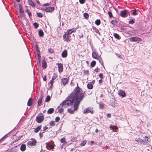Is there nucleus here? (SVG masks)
<instances>
[{
  "label": "nucleus",
  "instance_id": "1",
  "mask_svg": "<svg viewBox=\"0 0 152 152\" xmlns=\"http://www.w3.org/2000/svg\"><path fill=\"white\" fill-rule=\"evenodd\" d=\"M85 92L77 86L72 93L62 102L58 108L60 107L63 108H66L74 104L75 102L78 100L82 101Z\"/></svg>",
  "mask_w": 152,
  "mask_h": 152
},
{
  "label": "nucleus",
  "instance_id": "2",
  "mask_svg": "<svg viewBox=\"0 0 152 152\" xmlns=\"http://www.w3.org/2000/svg\"><path fill=\"white\" fill-rule=\"evenodd\" d=\"M81 101H78V100L77 102H75L73 105V109H72V107L68 108L67 110L68 112L71 114H73L75 111H76L77 110L79 104Z\"/></svg>",
  "mask_w": 152,
  "mask_h": 152
},
{
  "label": "nucleus",
  "instance_id": "3",
  "mask_svg": "<svg viewBox=\"0 0 152 152\" xmlns=\"http://www.w3.org/2000/svg\"><path fill=\"white\" fill-rule=\"evenodd\" d=\"M94 112V110L93 107H89L84 109L83 112L84 113H91L93 114Z\"/></svg>",
  "mask_w": 152,
  "mask_h": 152
},
{
  "label": "nucleus",
  "instance_id": "4",
  "mask_svg": "<svg viewBox=\"0 0 152 152\" xmlns=\"http://www.w3.org/2000/svg\"><path fill=\"white\" fill-rule=\"evenodd\" d=\"M31 140L27 142L28 145L30 146H34L37 143V141L34 139H31Z\"/></svg>",
  "mask_w": 152,
  "mask_h": 152
},
{
  "label": "nucleus",
  "instance_id": "5",
  "mask_svg": "<svg viewBox=\"0 0 152 152\" xmlns=\"http://www.w3.org/2000/svg\"><path fill=\"white\" fill-rule=\"evenodd\" d=\"M129 39L131 42H141L142 39L138 37H133L129 38Z\"/></svg>",
  "mask_w": 152,
  "mask_h": 152
},
{
  "label": "nucleus",
  "instance_id": "6",
  "mask_svg": "<svg viewBox=\"0 0 152 152\" xmlns=\"http://www.w3.org/2000/svg\"><path fill=\"white\" fill-rule=\"evenodd\" d=\"M44 119V116L43 115L37 116L36 118V121L38 123H41L43 121Z\"/></svg>",
  "mask_w": 152,
  "mask_h": 152
},
{
  "label": "nucleus",
  "instance_id": "7",
  "mask_svg": "<svg viewBox=\"0 0 152 152\" xmlns=\"http://www.w3.org/2000/svg\"><path fill=\"white\" fill-rule=\"evenodd\" d=\"M149 140V138L147 136L143 137L142 140V144H146Z\"/></svg>",
  "mask_w": 152,
  "mask_h": 152
},
{
  "label": "nucleus",
  "instance_id": "8",
  "mask_svg": "<svg viewBox=\"0 0 152 152\" xmlns=\"http://www.w3.org/2000/svg\"><path fill=\"white\" fill-rule=\"evenodd\" d=\"M127 12L126 10H123L121 12L120 15L123 18H125L127 16Z\"/></svg>",
  "mask_w": 152,
  "mask_h": 152
},
{
  "label": "nucleus",
  "instance_id": "9",
  "mask_svg": "<svg viewBox=\"0 0 152 152\" xmlns=\"http://www.w3.org/2000/svg\"><path fill=\"white\" fill-rule=\"evenodd\" d=\"M58 65V72H61L63 70V64L61 63H58L57 64Z\"/></svg>",
  "mask_w": 152,
  "mask_h": 152
},
{
  "label": "nucleus",
  "instance_id": "10",
  "mask_svg": "<svg viewBox=\"0 0 152 152\" xmlns=\"http://www.w3.org/2000/svg\"><path fill=\"white\" fill-rule=\"evenodd\" d=\"M68 81V79L67 78H64L61 79V83L64 85H65Z\"/></svg>",
  "mask_w": 152,
  "mask_h": 152
},
{
  "label": "nucleus",
  "instance_id": "11",
  "mask_svg": "<svg viewBox=\"0 0 152 152\" xmlns=\"http://www.w3.org/2000/svg\"><path fill=\"white\" fill-rule=\"evenodd\" d=\"M128 34H130L131 35H134L136 33V31L134 29L132 30L131 31H129L127 32Z\"/></svg>",
  "mask_w": 152,
  "mask_h": 152
},
{
  "label": "nucleus",
  "instance_id": "12",
  "mask_svg": "<svg viewBox=\"0 0 152 152\" xmlns=\"http://www.w3.org/2000/svg\"><path fill=\"white\" fill-rule=\"evenodd\" d=\"M96 59H97L99 62L101 64V65L103 66V63L102 60V59L100 56H97L96 54Z\"/></svg>",
  "mask_w": 152,
  "mask_h": 152
},
{
  "label": "nucleus",
  "instance_id": "13",
  "mask_svg": "<svg viewBox=\"0 0 152 152\" xmlns=\"http://www.w3.org/2000/svg\"><path fill=\"white\" fill-rule=\"evenodd\" d=\"M94 80L92 82H91L89 83H88L87 85V88L89 89H91L93 87V85L94 83Z\"/></svg>",
  "mask_w": 152,
  "mask_h": 152
},
{
  "label": "nucleus",
  "instance_id": "14",
  "mask_svg": "<svg viewBox=\"0 0 152 152\" xmlns=\"http://www.w3.org/2000/svg\"><path fill=\"white\" fill-rule=\"evenodd\" d=\"M118 94L122 96L123 97H125L126 95V94L124 91L121 90H120L118 91Z\"/></svg>",
  "mask_w": 152,
  "mask_h": 152
},
{
  "label": "nucleus",
  "instance_id": "15",
  "mask_svg": "<svg viewBox=\"0 0 152 152\" xmlns=\"http://www.w3.org/2000/svg\"><path fill=\"white\" fill-rule=\"evenodd\" d=\"M110 128L113 130V131L115 132H117L118 129V128L115 126L111 125Z\"/></svg>",
  "mask_w": 152,
  "mask_h": 152
},
{
  "label": "nucleus",
  "instance_id": "16",
  "mask_svg": "<svg viewBox=\"0 0 152 152\" xmlns=\"http://www.w3.org/2000/svg\"><path fill=\"white\" fill-rule=\"evenodd\" d=\"M67 51L66 50H65L62 52L61 54V56L65 58L67 57Z\"/></svg>",
  "mask_w": 152,
  "mask_h": 152
},
{
  "label": "nucleus",
  "instance_id": "17",
  "mask_svg": "<svg viewBox=\"0 0 152 152\" xmlns=\"http://www.w3.org/2000/svg\"><path fill=\"white\" fill-rule=\"evenodd\" d=\"M42 67L43 69H45L47 67V63L46 61L44 60H42Z\"/></svg>",
  "mask_w": 152,
  "mask_h": 152
},
{
  "label": "nucleus",
  "instance_id": "18",
  "mask_svg": "<svg viewBox=\"0 0 152 152\" xmlns=\"http://www.w3.org/2000/svg\"><path fill=\"white\" fill-rule=\"evenodd\" d=\"M54 9V7H47L46 12H50L53 11Z\"/></svg>",
  "mask_w": 152,
  "mask_h": 152
},
{
  "label": "nucleus",
  "instance_id": "19",
  "mask_svg": "<svg viewBox=\"0 0 152 152\" xmlns=\"http://www.w3.org/2000/svg\"><path fill=\"white\" fill-rule=\"evenodd\" d=\"M74 30L75 29L74 28L70 29L68 30L66 33H67L68 34V35H69L70 34H71L72 33L74 32Z\"/></svg>",
  "mask_w": 152,
  "mask_h": 152
},
{
  "label": "nucleus",
  "instance_id": "20",
  "mask_svg": "<svg viewBox=\"0 0 152 152\" xmlns=\"http://www.w3.org/2000/svg\"><path fill=\"white\" fill-rule=\"evenodd\" d=\"M26 149V145L24 144H23L21 145L20 147V150L22 151H24Z\"/></svg>",
  "mask_w": 152,
  "mask_h": 152
},
{
  "label": "nucleus",
  "instance_id": "21",
  "mask_svg": "<svg viewBox=\"0 0 152 152\" xmlns=\"http://www.w3.org/2000/svg\"><path fill=\"white\" fill-rule=\"evenodd\" d=\"M55 146V145H51L50 144H48L47 145H46V148L47 149H49L48 148H50V149H52Z\"/></svg>",
  "mask_w": 152,
  "mask_h": 152
},
{
  "label": "nucleus",
  "instance_id": "22",
  "mask_svg": "<svg viewBox=\"0 0 152 152\" xmlns=\"http://www.w3.org/2000/svg\"><path fill=\"white\" fill-rule=\"evenodd\" d=\"M69 36V35H68V34L67 33H66L64 34L63 35V39L64 40H66L68 38Z\"/></svg>",
  "mask_w": 152,
  "mask_h": 152
},
{
  "label": "nucleus",
  "instance_id": "23",
  "mask_svg": "<svg viewBox=\"0 0 152 152\" xmlns=\"http://www.w3.org/2000/svg\"><path fill=\"white\" fill-rule=\"evenodd\" d=\"M33 101L32 99L30 98L28 101L27 105L29 106H30L32 105V103Z\"/></svg>",
  "mask_w": 152,
  "mask_h": 152
},
{
  "label": "nucleus",
  "instance_id": "24",
  "mask_svg": "<svg viewBox=\"0 0 152 152\" xmlns=\"http://www.w3.org/2000/svg\"><path fill=\"white\" fill-rule=\"evenodd\" d=\"M41 128L42 126H39L34 129V132L35 133H37L41 129Z\"/></svg>",
  "mask_w": 152,
  "mask_h": 152
},
{
  "label": "nucleus",
  "instance_id": "25",
  "mask_svg": "<svg viewBox=\"0 0 152 152\" xmlns=\"http://www.w3.org/2000/svg\"><path fill=\"white\" fill-rule=\"evenodd\" d=\"M54 111V109L53 108H50L47 111V113L49 114H51Z\"/></svg>",
  "mask_w": 152,
  "mask_h": 152
},
{
  "label": "nucleus",
  "instance_id": "26",
  "mask_svg": "<svg viewBox=\"0 0 152 152\" xmlns=\"http://www.w3.org/2000/svg\"><path fill=\"white\" fill-rule=\"evenodd\" d=\"M28 4L29 5L31 6L32 7H34L35 6V4L31 0H29Z\"/></svg>",
  "mask_w": 152,
  "mask_h": 152
},
{
  "label": "nucleus",
  "instance_id": "27",
  "mask_svg": "<svg viewBox=\"0 0 152 152\" xmlns=\"http://www.w3.org/2000/svg\"><path fill=\"white\" fill-rule=\"evenodd\" d=\"M19 9H20V10H19L20 12L22 14H23L24 11H23V8L22 7V5H19Z\"/></svg>",
  "mask_w": 152,
  "mask_h": 152
},
{
  "label": "nucleus",
  "instance_id": "28",
  "mask_svg": "<svg viewBox=\"0 0 152 152\" xmlns=\"http://www.w3.org/2000/svg\"><path fill=\"white\" fill-rule=\"evenodd\" d=\"M38 34L40 37H43L44 36V32L42 30H40L39 31Z\"/></svg>",
  "mask_w": 152,
  "mask_h": 152
},
{
  "label": "nucleus",
  "instance_id": "29",
  "mask_svg": "<svg viewBox=\"0 0 152 152\" xmlns=\"http://www.w3.org/2000/svg\"><path fill=\"white\" fill-rule=\"evenodd\" d=\"M83 17L86 19H87L89 17V15L87 13H85L83 14Z\"/></svg>",
  "mask_w": 152,
  "mask_h": 152
},
{
  "label": "nucleus",
  "instance_id": "30",
  "mask_svg": "<svg viewBox=\"0 0 152 152\" xmlns=\"http://www.w3.org/2000/svg\"><path fill=\"white\" fill-rule=\"evenodd\" d=\"M113 35L114 37L116 39H119L121 38L120 37L119 35L116 33H114Z\"/></svg>",
  "mask_w": 152,
  "mask_h": 152
},
{
  "label": "nucleus",
  "instance_id": "31",
  "mask_svg": "<svg viewBox=\"0 0 152 152\" xmlns=\"http://www.w3.org/2000/svg\"><path fill=\"white\" fill-rule=\"evenodd\" d=\"M135 140L137 142H140L141 144H142V139H141L139 138H136L135 139Z\"/></svg>",
  "mask_w": 152,
  "mask_h": 152
},
{
  "label": "nucleus",
  "instance_id": "32",
  "mask_svg": "<svg viewBox=\"0 0 152 152\" xmlns=\"http://www.w3.org/2000/svg\"><path fill=\"white\" fill-rule=\"evenodd\" d=\"M86 143V140H85L83 141H82L81 143L80 144V145L82 146H84Z\"/></svg>",
  "mask_w": 152,
  "mask_h": 152
},
{
  "label": "nucleus",
  "instance_id": "33",
  "mask_svg": "<svg viewBox=\"0 0 152 152\" xmlns=\"http://www.w3.org/2000/svg\"><path fill=\"white\" fill-rule=\"evenodd\" d=\"M37 15L38 17L42 18L43 16V14L41 12H37Z\"/></svg>",
  "mask_w": 152,
  "mask_h": 152
},
{
  "label": "nucleus",
  "instance_id": "34",
  "mask_svg": "<svg viewBox=\"0 0 152 152\" xmlns=\"http://www.w3.org/2000/svg\"><path fill=\"white\" fill-rule=\"evenodd\" d=\"M42 100L41 99H39L38 101V105L39 106H40L41 105L42 103Z\"/></svg>",
  "mask_w": 152,
  "mask_h": 152
},
{
  "label": "nucleus",
  "instance_id": "35",
  "mask_svg": "<svg viewBox=\"0 0 152 152\" xmlns=\"http://www.w3.org/2000/svg\"><path fill=\"white\" fill-rule=\"evenodd\" d=\"M58 76L57 74L56 73H54L53 76L52 77V80H54Z\"/></svg>",
  "mask_w": 152,
  "mask_h": 152
},
{
  "label": "nucleus",
  "instance_id": "36",
  "mask_svg": "<svg viewBox=\"0 0 152 152\" xmlns=\"http://www.w3.org/2000/svg\"><path fill=\"white\" fill-rule=\"evenodd\" d=\"M26 12L27 14H28V15L29 16V18H30V16L31 15V12L27 9L26 10Z\"/></svg>",
  "mask_w": 152,
  "mask_h": 152
},
{
  "label": "nucleus",
  "instance_id": "37",
  "mask_svg": "<svg viewBox=\"0 0 152 152\" xmlns=\"http://www.w3.org/2000/svg\"><path fill=\"white\" fill-rule=\"evenodd\" d=\"M50 99V97L48 95L45 99V101L46 102H48Z\"/></svg>",
  "mask_w": 152,
  "mask_h": 152
},
{
  "label": "nucleus",
  "instance_id": "38",
  "mask_svg": "<svg viewBox=\"0 0 152 152\" xmlns=\"http://www.w3.org/2000/svg\"><path fill=\"white\" fill-rule=\"evenodd\" d=\"M101 23L100 20L99 19L96 20V24L97 25H99Z\"/></svg>",
  "mask_w": 152,
  "mask_h": 152
},
{
  "label": "nucleus",
  "instance_id": "39",
  "mask_svg": "<svg viewBox=\"0 0 152 152\" xmlns=\"http://www.w3.org/2000/svg\"><path fill=\"white\" fill-rule=\"evenodd\" d=\"M33 25L34 26V27L36 29L39 26L38 24L36 22L34 23H33Z\"/></svg>",
  "mask_w": 152,
  "mask_h": 152
},
{
  "label": "nucleus",
  "instance_id": "40",
  "mask_svg": "<svg viewBox=\"0 0 152 152\" xmlns=\"http://www.w3.org/2000/svg\"><path fill=\"white\" fill-rule=\"evenodd\" d=\"M76 140H77V138L76 137H72L71 138V141H73V142H74V141H76Z\"/></svg>",
  "mask_w": 152,
  "mask_h": 152
},
{
  "label": "nucleus",
  "instance_id": "41",
  "mask_svg": "<svg viewBox=\"0 0 152 152\" xmlns=\"http://www.w3.org/2000/svg\"><path fill=\"white\" fill-rule=\"evenodd\" d=\"M95 66V61H92L91 63V67H94Z\"/></svg>",
  "mask_w": 152,
  "mask_h": 152
},
{
  "label": "nucleus",
  "instance_id": "42",
  "mask_svg": "<svg viewBox=\"0 0 152 152\" xmlns=\"http://www.w3.org/2000/svg\"><path fill=\"white\" fill-rule=\"evenodd\" d=\"M137 11V10L136 9L134 10L133 12L132 13V14L133 15H136L137 14V13H136V12Z\"/></svg>",
  "mask_w": 152,
  "mask_h": 152
},
{
  "label": "nucleus",
  "instance_id": "43",
  "mask_svg": "<svg viewBox=\"0 0 152 152\" xmlns=\"http://www.w3.org/2000/svg\"><path fill=\"white\" fill-rule=\"evenodd\" d=\"M50 126H53L55 125V123L54 121H52L50 122Z\"/></svg>",
  "mask_w": 152,
  "mask_h": 152
},
{
  "label": "nucleus",
  "instance_id": "44",
  "mask_svg": "<svg viewBox=\"0 0 152 152\" xmlns=\"http://www.w3.org/2000/svg\"><path fill=\"white\" fill-rule=\"evenodd\" d=\"M63 108L62 107V108H60L58 110V111L59 113H61L63 112L64 111Z\"/></svg>",
  "mask_w": 152,
  "mask_h": 152
},
{
  "label": "nucleus",
  "instance_id": "45",
  "mask_svg": "<svg viewBox=\"0 0 152 152\" xmlns=\"http://www.w3.org/2000/svg\"><path fill=\"white\" fill-rule=\"evenodd\" d=\"M134 23V19H133L131 20H130L129 21V23L130 24H133Z\"/></svg>",
  "mask_w": 152,
  "mask_h": 152
},
{
  "label": "nucleus",
  "instance_id": "46",
  "mask_svg": "<svg viewBox=\"0 0 152 152\" xmlns=\"http://www.w3.org/2000/svg\"><path fill=\"white\" fill-rule=\"evenodd\" d=\"M99 107L100 109H103L104 107V105L102 103H99Z\"/></svg>",
  "mask_w": 152,
  "mask_h": 152
},
{
  "label": "nucleus",
  "instance_id": "47",
  "mask_svg": "<svg viewBox=\"0 0 152 152\" xmlns=\"http://www.w3.org/2000/svg\"><path fill=\"white\" fill-rule=\"evenodd\" d=\"M60 141L61 143H64L66 141L65 138H63L61 139Z\"/></svg>",
  "mask_w": 152,
  "mask_h": 152
},
{
  "label": "nucleus",
  "instance_id": "48",
  "mask_svg": "<svg viewBox=\"0 0 152 152\" xmlns=\"http://www.w3.org/2000/svg\"><path fill=\"white\" fill-rule=\"evenodd\" d=\"M10 132L9 133H8V134H6L5 135H4L3 137L2 138H1L0 139V141H2V140H4L5 138V137L7 136V135L8 134L10 133Z\"/></svg>",
  "mask_w": 152,
  "mask_h": 152
},
{
  "label": "nucleus",
  "instance_id": "49",
  "mask_svg": "<svg viewBox=\"0 0 152 152\" xmlns=\"http://www.w3.org/2000/svg\"><path fill=\"white\" fill-rule=\"evenodd\" d=\"M111 23L113 25H115L116 24L117 22L115 20H113L111 21Z\"/></svg>",
  "mask_w": 152,
  "mask_h": 152
},
{
  "label": "nucleus",
  "instance_id": "50",
  "mask_svg": "<svg viewBox=\"0 0 152 152\" xmlns=\"http://www.w3.org/2000/svg\"><path fill=\"white\" fill-rule=\"evenodd\" d=\"M108 14L110 18H111L112 17V12L110 11L108 12Z\"/></svg>",
  "mask_w": 152,
  "mask_h": 152
},
{
  "label": "nucleus",
  "instance_id": "51",
  "mask_svg": "<svg viewBox=\"0 0 152 152\" xmlns=\"http://www.w3.org/2000/svg\"><path fill=\"white\" fill-rule=\"evenodd\" d=\"M60 118L59 117H57L55 119V121L56 122H58L60 120Z\"/></svg>",
  "mask_w": 152,
  "mask_h": 152
},
{
  "label": "nucleus",
  "instance_id": "52",
  "mask_svg": "<svg viewBox=\"0 0 152 152\" xmlns=\"http://www.w3.org/2000/svg\"><path fill=\"white\" fill-rule=\"evenodd\" d=\"M83 73L85 75H88L89 73V72L88 70H84Z\"/></svg>",
  "mask_w": 152,
  "mask_h": 152
},
{
  "label": "nucleus",
  "instance_id": "53",
  "mask_svg": "<svg viewBox=\"0 0 152 152\" xmlns=\"http://www.w3.org/2000/svg\"><path fill=\"white\" fill-rule=\"evenodd\" d=\"M99 77L100 78V79L103 78V74L102 73H100L99 75Z\"/></svg>",
  "mask_w": 152,
  "mask_h": 152
},
{
  "label": "nucleus",
  "instance_id": "54",
  "mask_svg": "<svg viewBox=\"0 0 152 152\" xmlns=\"http://www.w3.org/2000/svg\"><path fill=\"white\" fill-rule=\"evenodd\" d=\"M85 1V0H79V2L81 4H84Z\"/></svg>",
  "mask_w": 152,
  "mask_h": 152
},
{
  "label": "nucleus",
  "instance_id": "55",
  "mask_svg": "<svg viewBox=\"0 0 152 152\" xmlns=\"http://www.w3.org/2000/svg\"><path fill=\"white\" fill-rule=\"evenodd\" d=\"M44 133L43 132H40L39 133V136L40 138H42L43 136V133Z\"/></svg>",
  "mask_w": 152,
  "mask_h": 152
},
{
  "label": "nucleus",
  "instance_id": "56",
  "mask_svg": "<svg viewBox=\"0 0 152 152\" xmlns=\"http://www.w3.org/2000/svg\"><path fill=\"white\" fill-rule=\"evenodd\" d=\"M41 10L46 12L47 7H42L41 8Z\"/></svg>",
  "mask_w": 152,
  "mask_h": 152
},
{
  "label": "nucleus",
  "instance_id": "57",
  "mask_svg": "<svg viewBox=\"0 0 152 152\" xmlns=\"http://www.w3.org/2000/svg\"><path fill=\"white\" fill-rule=\"evenodd\" d=\"M48 129V128L46 126H45L43 127V132H45V131L46 130H47Z\"/></svg>",
  "mask_w": 152,
  "mask_h": 152
},
{
  "label": "nucleus",
  "instance_id": "58",
  "mask_svg": "<svg viewBox=\"0 0 152 152\" xmlns=\"http://www.w3.org/2000/svg\"><path fill=\"white\" fill-rule=\"evenodd\" d=\"M49 52L51 53H52L53 52V49H50L49 50Z\"/></svg>",
  "mask_w": 152,
  "mask_h": 152
},
{
  "label": "nucleus",
  "instance_id": "59",
  "mask_svg": "<svg viewBox=\"0 0 152 152\" xmlns=\"http://www.w3.org/2000/svg\"><path fill=\"white\" fill-rule=\"evenodd\" d=\"M92 57L93 58H95V52H94L92 54Z\"/></svg>",
  "mask_w": 152,
  "mask_h": 152
},
{
  "label": "nucleus",
  "instance_id": "60",
  "mask_svg": "<svg viewBox=\"0 0 152 152\" xmlns=\"http://www.w3.org/2000/svg\"><path fill=\"white\" fill-rule=\"evenodd\" d=\"M43 80L44 81H46L47 80L46 76L45 75L43 77Z\"/></svg>",
  "mask_w": 152,
  "mask_h": 152
},
{
  "label": "nucleus",
  "instance_id": "61",
  "mask_svg": "<svg viewBox=\"0 0 152 152\" xmlns=\"http://www.w3.org/2000/svg\"><path fill=\"white\" fill-rule=\"evenodd\" d=\"M107 116L108 118H110L111 116V115L110 113H108L107 114Z\"/></svg>",
  "mask_w": 152,
  "mask_h": 152
},
{
  "label": "nucleus",
  "instance_id": "62",
  "mask_svg": "<svg viewBox=\"0 0 152 152\" xmlns=\"http://www.w3.org/2000/svg\"><path fill=\"white\" fill-rule=\"evenodd\" d=\"M36 51H37V53H38V54H39V53H40V52L39 50V48H36Z\"/></svg>",
  "mask_w": 152,
  "mask_h": 152
},
{
  "label": "nucleus",
  "instance_id": "63",
  "mask_svg": "<svg viewBox=\"0 0 152 152\" xmlns=\"http://www.w3.org/2000/svg\"><path fill=\"white\" fill-rule=\"evenodd\" d=\"M43 95L41 94L40 97V98L39 99H41V100H42L43 99Z\"/></svg>",
  "mask_w": 152,
  "mask_h": 152
},
{
  "label": "nucleus",
  "instance_id": "64",
  "mask_svg": "<svg viewBox=\"0 0 152 152\" xmlns=\"http://www.w3.org/2000/svg\"><path fill=\"white\" fill-rule=\"evenodd\" d=\"M53 80H52H52H51L50 82V83L51 84V85H52L53 83Z\"/></svg>",
  "mask_w": 152,
  "mask_h": 152
}]
</instances>
